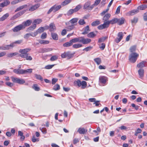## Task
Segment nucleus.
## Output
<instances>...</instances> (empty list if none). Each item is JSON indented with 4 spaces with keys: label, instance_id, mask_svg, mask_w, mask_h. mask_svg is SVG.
Segmentation results:
<instances>
[{
    "label": "nucleus",
    "instance_id": "nucleus-35",
    "mask_svg": "<svg viewBox=\"0 0 147 147\" xmlns=\"http://www.w3.org/2000/svg\"><path fill=\"white\" fill-rule=\"evenodd\" d=\"M81 82L79 80H78L74 81V84L75 86H77L78 87H80L81 86Z\"/></svg>",
    "mask_w": 147,
    "mask_h": 147
},
{
    "label": "nucleus",
    "instance_id": "nucleus-6",
    "mask_svg": "<svg viewBox=\"0 0 147 147\" xmlns=\"http://www.w3.org/2000/svg\"><path fill=\"white\" fill-rule=\"evenodd\" d=\"M13 43H11L9 45H6L0 47V49L3 50H9L13 47Z\"/></svg>",
    "mask_w": 147,
    "mask_h": 147
},
{
    "label": "nucleus",
    "instance_id": "nucleus-5",
    "mask_svg": "<svg viewBox=\"0 0 147 147\" xmlns=\"http://www.w3.org/2000/svg\"><path fill=\"white\" fill-rule=\"evenodd\" d=\"M61 5L56 6L55 5L49 10L47 12V14H49L53 11L54 12H55L59 9L61 8Z\"/></svg>",
    "mask_w": 147,
    "mask_h": 147
},
{
    "label": "nucleus",
    "instance_id": "nucleus-40",
    "mask_svg": "<svg viewBox=\"0 0 147 147\" xmlns=\"http://www.w3.org/2000/svg\"><path fill=\"white\" fill-rule=\"evenodd\" d=\"M78 20V19L77 18H74L71 19L69 21V22L73 24L76 23Z\"/></svg>",
    "mask_w": 147,
    "mask_h": 147
},
{
    "label": "nucleus",
    "instance_id": "nucleus-62",
    "mask_svg": "<svg viewBox=\"0 0 147 147\" xmlns=\"http://www.w3.org/2000/svg\"><path fill=\"white\" fill-rule=\"evenodd\" d=\"M105 43H102L100 45H99V48L102 50H103L105 47Z\"/></svg>",
    "mask_w": 147,
    "mask_h": 147
},
{
    "label": "nucleus",
    "instance_id": "nucleus-24",
    "mask_svg": "<svg viewBox=\"0 0 147 147\" xmlns=\"http://www.w3.org/2000/svg\"><path fill=\"white\" fill-rule=\"evenodd\" d=\"M13 72L17 74H23V69H15L13 70Z\"/></svg>",
    "mask_w": 147,
    "mask_h": 147
},
{
    "label": "nucleus",
    "instance_id": "nucleus-37",
    "mask_svg": "<svg viewBox=\"0 0 147 147\" xmlns=\"http://www.w3.org/2000/svg\"><path fill=\"white\" fill-rule=\"evenodd\" d=\"M81 87L82 89H85L87 86L86 82L84 81H82L81 82Z\"/></svg>",
    "mask_w": 147,
    "mask_h": 147
},
{
    "label": "nucleus",
    "instance_id": "nucleus-32",
    "mask_svg": "<svg viewBox=\"0 0 147 147\" xmlns=\"http://www.w3.org/2000/svg\"><path fill=\"white\" fill-rule=\"evenodd\" d=\"M32 69H28L26 70L23 69V74H30L32 73Z\"/></svg>",
    "mask_w": 147,
    "mask_h": 147
},
{
    "label": "nucleus",
    "instance_id": "nucleus-23",
    "mask_svg": "<svg viewBox=\"0 0 147 147\" xmlns=\"http://www.w3.org/2000/svg\"><path fill=\"white\" fill-rule=\"evenodd\" d=\"M10 3L9 1H4L0 4V6L2 7H5L7 6Z\"/></svg>",
    "mask_w": 147,
    "mask_h": 147
},
{
    "label": "nucleus",
    "instance_id": "nucleus-22",
    "mask_svg": "<svg viewBox=\"0 0 147 147\" xmlns=\"http://www.w3.org/2000/svg\"><path fill=\"white\" fill-rule=\"evenodd\" d=\"M117 18H115L110 20V21H108L107 22H108V26H109L110 24H113L116 23H117Z\"/></svg>",
    "mask_w": 147,
    "mask_h": 147
},
{
    "label": "nucleus",
    "instance_id": "nucleus-39",
    "mask_svg": "<svg viewBox=\"0 0 147 147\" xmlns=\"http://www.w3.org/2000/svg\"><path fill=\"white\" fill-rule=\"evenodd\" d=\"M39 42L40 44L44 45L47 44L49 43V41L46 40H39Z\"/></svg>",
    "mask_w": 147,
    "mask_h": 147
},
{
    "label": "nucleus",
    "instance_id": "nucleus-17",
    "mask_svg": "<svg viewBox=\"0 0 147 147\" xmlns=\"http://www.w3.org/2000/svg\"><path fill=\"white\" fill-rule=\"evenodd\" d=\"M138 12L139 10L138 9H133L131 11H130L127 13V14L130 16H133L136 14Z\"/></svg>",
    "mask_w": 147,
    "mask_h": 147
},
{
    "label": "nucleus",
    "instance_id": "nucleus-9",
    "mask_svg": "<svg viewBox=\"0 0 147 147\" xmlns=\"http://www.w3.org/2000/svg\"><path fill=\"white\" fill-rule=\"evenodd\" d=\"M80 42L83 44H86L90 43L91 40L89 38H85L84 37H80Z\"/></svg>",
    "mask_w": 147,
    "mask_h": 147
},
{
    "label": "nucleus",
    "instance_id": "nucleus-19",
    "mask_svg": "<svg viewBox=\"0 0 147 147\" xmlns=\"http://www.w3.org/2000/svg\"><path fill=\"white\" fill-rule=\"evenodd\" d=\"M84 31L82 33V34L83 35H85L88 34L89 32L90 31V30L89 28V27L88 26H86L84 28Z\"/></svg>",
    "mask_w": 147,
    "mask_h": 147
},
{
    "label": "nucleus",
    "instance_id": "nucleus-60",
    "mask_svg": "<svg viewBox=\"0 0 147 147\" xmlns=\"http://www.w3.org/2000/svg\"><path fill=\"white\" fill-rule=\"evenodd\" d=\"M58 59V57L56 56H53L51 57L50 58V60L51 61H54L57 60Z\"/></svg>",
    "mask_w": 147,
    "mask_h": 147
},
{
    "label": "nucleus",
    "instance_id": "nucleus-63",
    "mask_svg": "<svg viewBox=\"0 0 147 147\" xmlns=\"http://www.w3.org/2000/svg\"><path fill=\"white\" fill-rule=\"evenodd\" d=\"M138 21V18H137L135 17L134 18L131 20V22L132 23H136Z\"/></svg>",
    "mask_w": 147,
    "mask_h": 147
},
{
    "label": "nucleus",
    "instance_id": "nucleus-15",
    "mask_svg": "<svg viewBox=\"0 0 147 147\" xmlns=\"http://www.w3.org/2000/svg\"><path fill=\"white\" fill-rule=\"evenodd\" d=\"M25 12V11H21L18 12V13L15 14L11 18V19L12 20H13L16 19V18H18L20 16L23 14Z\"/></svg>",
    "mask_w": 147,
    "mask_h": 147
},
{
    "label": "nucleus",
    "instance_id": "nucleus-25",
    "mask_svg": "<svg viewBox=\"0 0 147 147\" xmlns=\"http://www.w3.org/2000/svg\"><path fill=\"white\" fill-rule=\"evenodd\" d=\"M9 13H6L4 15L2 16L0 18V21L2 22L5 20L9 16Z\"/></svg>",
    "mask_w": 147,
    "mask_h": 147
},
{
    "label": "nucleus",
    "instance_id": "nucleus-38",
    "mask_svg": "<svg viewBox=\"0 0 147 147\" xmlns=\"http://www.w3.org/2000/svg\"><path fill=\"white\" fill-rule=\"evenodd\" d=\"M147 8V5H140L138 7V9L143 10Z\"/></svg>",
    "mask_w": 147,
    "mask_h": 147
},
{
    "label": "nucleus",
    "instance_id": "nucleus-8",
    "mask_svg": "<svg viewBox=\"0 0 147 147\" xmlns=\"http://www.w3.org/2000/svg\"><path fill=\"white\" fill-rule=\"evenodd\" d=\"M91 2L90 1L85 3L84 5L83 9L88 10H91L93 8H91V5H90Z\"/></svg>",
    "mask_w": 147,
    "mask_h": 147
},
{
    "label": "nucleus",
    "instance_id": "nucleus-57",
    "mask_svg": "<svg viewBox=\"0 0 147 147\" xmlns=\"http://www.w3.org/2000/svg\"><path fill=\"white\" fill-rule=\"evenodd\" d=\"M22 40H19L16 41L12 43H13V47L15 46V44H20L22 42Z\"/></svg>",
    "mask_w": 147,
    "mask_h": 147
},
{
    "label": "nucleus",
    "instance_id": "nucleus-2",
    "mask_svg": "<svg viewBox=\"0 0 147 147\" xmlns=\"http://www.w3.org/2000/svg\"><path fill=\"white\" fill-rule=\"evenodd\" d=\"M139 55L136 53H131L129 56V60L132 63H135Z\"/></svg>",
    "mask_w": 147,
    "mask_h": 147
},
{
    "label": "nucleus",
    "instance_id": "nucleus-55",
    "mask_svg": "<svg viewBox=\"0 0 147 147\" xmlns=\"http://www.w3.org/2000/svg\"><path fill=\"white\" fill-rule=\"evenodd\" d=\"M78 23L80 25H83L86 23L84 19H80L78 21Z\"/></svg>",
    "mask_w": 147,
    "mask_h": 147
},
{
    "label": "nucleus",
    "instance_id": "nucleus-43",
    "mask_svg": "<svg viewBox=\"0 0 147 147\" xmlns=\"http://www.w3.org/2000/svg\"><path fill=\"white\" fill-rule=\"evenodd\" d=\"M101 0H96L94 4L91 5V8H93L95 6L98 5L100 3Z\"/></svg>",
    "mask_w": 147,
    "mask_h": 147
},
{
    "label": "nucleus",
    "instance_id": "nucleus-56",
    "mask_svg": "<svg viewBox=\"0 0 147 147\" xmlns=\"http://www.w3.org/2000/svg\"><path fill=\"white\" fill-rule=\"evenodd\" d=\"M60 86L58 84H56L55 85L53 89L55 90H57L60 89Z\"/></svg>",
    "mask_w": 147,
    "mask_h": 147
},
{
    "label": "nucleus",
    "instance_id": "nucleus-58",
    "mask_svg": "<svg viewBox=\"0 0 147 147\" xmlns=\"http://www.w3.org/2000/svg\"><path fill=\"white\" fill-rule=\"evenodd\" d=\"M55 65H48L45 66V68L46 69H51Z\"/></svg>",
    "mask_w": 147,
    "mask_h": 147
},
{
    "label": "nucleus",
    "instance_id": "nucleus-51",
    "mask_svg": "<svg viewBox=\"0 0 147 147\" xmlns=\"http://www.w3.org/2000/svg\"><path fill=\"white\" fill-rule=\"evenodd\" d=\"M35 90L38 91L40 90V88L36 84H34L32 87Z\"/></svg>",
    "mask_w": 147,
    "mask_h": 147
},
{
    "label": "nucleus",
    "instance_id": "nucleus-13",
    "mask_svg": "<svg viewBox=\"0 0 147 147\" xmlns=\"http://www.w3.org/2000/svg\"><path fill=\"white\" fill-rule=\"evenodd\" d=\"M108 22H104L102 24L100 25L98 27V28L99 30H102L103 29L107 28L109 27Z\"/></svg>",
    "mask_w": 147,
    "mask_h": 147
},
{
    "label": "nucleus",
    "instance_id": "nucleus-41",
    "mask_svg": "<svg viewBox=\"0 0 147 147\" xmlns=\"http://www.w3.org/2000/svg\"><path fill=\"white\" fill-rule=\"evenodd\" d=\"M100 23V21L97 20L92 22L91 24V25L93 26H96L99 24Z\"/></svg>",
    "mask_w": 147,
    "mask_h": 147
},
{
    "label": "nucleus",
    "instance_id": "nucleus-44",
    "mask_svg": "<svg viewBox=\"0 0 147 147\" xmlns=\"http://www.w3.org/2000/svg\"><path fill=\"white\" fill-rule=\"evenodd\" d=\"M71 2V0H65L61 3V5L63 6H65Z\"/></svg>",
    "mask_w": 147,
    "mask_h": 147
},
{
    "label": "nucleus",
    "instance_id": "nucleus-49",
    "mask_svg": "<svg viewBox=\"0 0 147 147\" xmlns=\"http://www.w3.org/2000/svg\"><path fill=\"white\" fill-rule=\"evenodd\" d=\"M82 7V6L80 4H79L76 6L74 9V10L76 12L78 11Z\"/></svg>",
    "mask_w": 147,
    "mask_h": 147
},
{
    "label": "nucleus",
    "instance_id": "nucleus-50",
    "mask_svg": "<svg viewBox=\"0 0 147 147\" xmlns=\"http://www.w3.org/2000/svg\"><path fill=\"white\" fill-rule=\"evenodd\" d=\"M107 38V37L106 36L100 38L98 39V42L100 43L103 42Z\"/></svg>",
    "mask_w": 147,
    "mask_h": 147
},
{
    "label": "nucleus",
    "instance_id": "nucleus-10",
    "mask_svg": "<svg viewBox=\"0 0 147 147\" xmlns=\"http://www.w3.org/2000/svg\"><path fill=\"white\" fill-rule=\"evenodd\" d=\"M123 34L122 32H119L117 34V37L115 39V42L117 43H119L123 38Z\"/></svg>",
    "mask_w": 147,
    "mask_h": 147
},
{
    "label": "nucleus",
    "instance_id": "nucleus-20",
    "mask_svg": "<svg viewBox=\"0 0 147 147\" xmlns=\"http://www.w3.org/2000/svg\"><path fill=\"white\" fill-rule=\"evenodd\" d=\"M138 74L139 75L140 78H142L144 76V70L143 69L140 68L138 71Z\"/></svg>",
    "mask_w": 147,
    "mask_h": 147
},
{
    "label": "nucleus",
    "instance_id": "nucleus-1",
    "mask_svg": "<svg viewBox=\"0 0 147 147\" xmlns=\"http://www.w3.org/2000/svg\"><path fill=\"white\" fill-rule=\"evenodd\" d=\"M31 49L27 48L24 49H20L19 50V52L20 53L19 56L22 58H25L26 60L31 61L32 60V57L29 55L28 52L30 51Z\"/></svg>",
    "mask_w": 147,
    "mask_h": 147
},
{
    "label": "nucleus",
    "instance_id": "nucleus-34",
    "mask_svg": "<svg viewBox=\"0 0 147 147\" xmlns=\"http://www.w3.org/2000/svg\"><path fill=\"white\" fill-rule=\"evenodd\" d=\"M73 45L71 42L70 40L69 42H67L63 44V46L65 47H70Z\"/></svg>",
    "mask_w": 147,
    "mask_h": 147
},
{
    "label": "nucleus",
    "instance_id": "nucleus-54",
    "mask_svg": "<svg viewBox=\"0 0 147 147\" xmlns=\"http://www.w3.org/2000/svg\"><path fill=\"white\" fill-rule=\"evenodd\" d=\"M35 76L37 79L39 80L42 81L43 80V78L40 75L35 74Z\"/></svg>",
    "mask_w": 147,
    "mask_h": 147
},
{
    "label": "nucleus",
    "instance_id": "nucleus-12",
    "mask_svg": "<svg viewBox=\"0 0 147 147\" xmlns=\"http://www.w3.org/2000/svg\"><path fill=\"white\" fill-rule=\"evenodd\" d=\"M32 22V21L30 20H28L26 21L23 22L21 24L23 26V28H25L26 27L29 26Z\"/></svg>",
    "mask_w": 147,
    "mask_h": 147
},
{
    "label": "nucleus",
    "instance_id": "nucleus-31",
    "mask_svg": "<svg viewBox=\"0 0 147 147\" xmlns=\"http://www.w3.org/2000/svg\"><path fill=\"white\" fill-rule=\"evenodd\" d=\"M74 24H72L71 25L69 26L66 27L67 30L68 31H71L74 28Z\"/></svg>",
    "mask_w": 147,
    "mask_h": 147
},
{
    "label": "nucleus",
    "instance_id": "nucleus-26",
    "mask_svg": "<svg viewBox=\"0 0 147 147\" xmlns=\"http://www.w3.org/2000/svg\"><path fill=\"white\" fill-rule=\"evenodd\" d=\"M125 19L123 18H118L117 23L119 25H121L124 23Z\"/></svg>",
    "mask_w": 147,
    "mask_h": 147
},
{
    "label": "nucleus",
    "instance_id": "nucleus-47",
    "mask_svg": "<svg viewBox=\"0 0 147 147\" xmlns=\"http://www.w3.org/2000/svg\"><path fill=\"white\" fill-rule=\"evenodd\" d=\"M45 29L43 27H41L39 28L36 31L38 34V33H40L44 31Z\"/></svg>",
    "mask_w": 147,
    "mask_h": 147
},
{
    "label": "nucleus",
    "instance_id": "nucleus-30",
    "mask_svg": "<svg viewBox=\"0 0 147 147\" xmlns=\"http://www.w3.org/2000/svg\"><path fill=\"white\" fill-rule=\"evenodd\" d=\"M51 36L53 39L55 40H57L58 39V36L56 33L52 32Z\"/></svg>",
    "mask_w": 147,
    "mask_h": 147
},
{
    "label": "nucleus",
    "instance_id": "nucleus-48",
    "mask_svg": "<svg viewBox=\"0 0 147 147\" xmlns=\"http://www.w3.org/2000/svg\"><path fill=\"white\" fill-rule=\"evenodd\" d=\"M75 12L74 9H71L69 10L67 12V16H70L73 14V13Z\"/></svg>",
    "mask_w": 147,
    "mask_h": 147
},
{
    "label": "nucleus",
    "instance_id": "nucleus-46",
    "mask_svg": "<svg viewBox=\"0 0 147 147\" xmlns=\"http://www.w3.org/2000/svg\"><path fill=\"white\" fill-rule=\"evenodd\" d=\"M42 20L41 19H38L34 20L33 22V23H34L36 25L37 24H39L42 22Z\"/></svg>",
    "mask_w": 147,
    "mask_h": 147
},
{
    "label": "nucleus",
    "instance_id": "nucleus-61",
    "mask_svg": "<svg viewBox=\"0 0 147 147\" xmlns=\"http://www.w3.org/2000/svg\"><path fill=\"white\" fill-rule=\"evenodd\" d=\"M20 2H21L20 0H14L12 1L11 3L12 5H15Z\"/></svg>",
    "mask_w": 147,
    "mask_h": 147
},
{
    "label": "nucleus",
    "instance_id": "nucleus-33",
    "mask_svg": "<svg viewBox=\"0 0 147 147\" xmlns=\"http://www.w3.org/2000/svg\"><path fill=\"white\" fill-rule=\"evenodd\" d=\"M96 36V34H95L94 32H91L88 34L87 36L89 38H93Z\"/></svg>",
    "mask_w": 147,
    "mask_h": 147
},
{
    "label": "nucleus",
    "instance_id": "nucleus-11",
    "mask_svg": "<svg viewBox=\"0 0 147 147\" xmlns=\"http://www.w3.org/2000/svg\"><path fill=\"white\" fill-rule=\"evenodd\" d=\"M107 80V78L105 76H100L99 77V81L101 83L105 84Z\"/></svg>",
    "mask_w": 147,
    "mask_h": 147
},
{
    "label": "nucleus",
    "instance_id": "nucleus-16",
    "mask_svg": "<svg viewBox=\"0 0 147 147\" xmlns=\"http://www.w3.org/2000/svg\"><path fill=\"white\" fill-rule=\"evenodd\" d=\"M40 5L39 3H37L34 5L32 6L29 9L30 11H32L36 10L40 6Z\"/></svg>",
    "mask_w": 147,
    "mask_h": 147
},
{
    "label": "nucleus",
    "instance_id": "nucleus-29",
    "mask_svg": "<svg viewBox=\"0 0 147 147\" xmlns=\"http://www.w3.org/2000/svg\"><path fill=\"white\" fill-rule=\"evenodd\" d=\"M18 54L17 52L11 53L7 55V57L9 58L12 57Z\"/></svg>",
    "mask_w": 147,
    "mask_h": 147
},
{
    "label": "nucleus",
    "instance_id": "nucleus-3",
    "mask_svg": "<svg viewBox=\"0 0 147 147\" xmlns=\"http://www.w3.org/2000/svg\"><path fill=\"white\" fill-rule=\"evenodd\" d=\"M11 78L13 82L20 84H23L25 82V80L23 79L14 78L13 77H11Z\"/></svg>",
    "mask_w": 147,
    "mask_h": 147
},
{
    "label": "nucleus",
    "instance_id": "nucleus-21",
    "mask_svg": "<svg viewBox=\"0 0 147 147\" xmlns=\"http://www.w3.org/2000/svg\"><path fill=\"white\" fill-rule=\"evenodd\" d=\"M111 15L109 13H107L105 15L103 18V20L104 21V22H108V20L110 17Z\"/></svg>",
    "mask_w": 147,
    "mask_h": 147
},
{
    "label": "nucleus",
    "instance_id": "nucleus-27",
    "mask_svg": "<svg viewBox=\"0 0 147 147\" xmlns=\"http://www.w3.org/2000/svg\"><path fill=\"white\" fill-rule=\"evenodd\" d=\"M146 63V62L142 61L138 64L137 65V67L138 68H142L144 67L145 66Z\"/></svg>",
    "mask_w": 147,
    "mask_h": 147
},
{
    "label": "nucleus",
    "instance_id": "nucleus-59",
    "mask_svg": "<svg viewBox=\"0 0 147 147\" xmlns=\"http://www.w3.org/2000/svg\"><path fill=\"white\" fill-rule=\"evenodd\" d=\"M47 34L46 33H43L40 36V38L42 39H44L46 38L47 37Z\"/></svg>",
    "mask_w": 147,
    "mask_h": 147
},
{
    "label": "nucleus",
    "instance_id": "nucleus-52",
    "mask_svg": "<svg viewBox=\"0 0 147 147\" xmlns=\"http://www.w3.org/2000/svg\"><path fill=\"white\" fill-rule=\"evenodd\" d=\"M39 129L43 134H46L47 133V129L45 127H40Z\"/></svg>",
    "mask_w": 147,
    "mask_h": 147
},
{
    "label": "nucleus",
    "instance_id": "nucleus-28",
    "mask_svg": "<svg viewBox=\"0 0 147 147\" xmlns=\"http://www.w3.org/2000/svg\"><path fill=\"white\" fill-rule=\"evenodd\" d=\"M72 44L73 43H76L78 42H80V37L74 38L70 40Z\"/></svg>",
    "mask_w": 147,
    "mask_h": 147
},
{
    "label": "nucleus",
    "instance_id": "nucleus-14",
    "mask_svg": "<svg viewBox=\"0 0 147 147\" xmlns=\"http://www.w3.org/2000/svg\"><path fill=\"white\" fill-rule=\"evenodd\" d=\"M47 28L49 29L50 31H53L56 30V27L55 24L53 23H51L49 26H47Z\"/></svg>",
    "mask_w": 147,
    "mask_h": 147
},
{
    "label": "nucleus",
    "instance_id": "nucleus-64",
    "mask_svg": "<svg viewBox=\"0 0 147 147\" xmlns=\"http://www.w3.org/2000/svg\"><path fill=\"white\" fill-rule=\"evenodd\" d=\"M92 48V47L90 46L88 47H87L83 49V51H90Z\"/></svg>",
    "mask_w": 147,
    "mask_h": 147
},
{
    "label": "nucleus",
    "instance_id": "nucleus-4",
    "mask_svg": "<svg viewBox=\"0 0 147 147\" xmlns=\"http://www.w3.org/2000/svg\"><path fill=\"white\" fill-rule=\"evenodd\" d=\"M74 54V53L73 54L71 53L70 52L68 51L66 52H65L62 54L61 56L62 58L67 57V59H69L73 57Z\"/></svg>",
    "mask_w": 147,
    "mask_h": 147
},
{
    "label": "nucleus",
    "instance_id": "nucleus-36",
    "mask_svg": "<svg viewBox=\"0 0 147 147\" xmlns=\"http://www.w3.org/2000/svg\"><path fill=\"white\" fill-rule=\"evenodd\" d=\"M27 6L26 5H24L21 6H20L18 7L17 9L15 10V12H16L19 11L21 9H23L24 8H26Z\"/></svg>",
    "mask_w": 147,
    "mask_h": 147
},
{
    "label": "nucleus",
    "instance_id": "nucleus-53",
    "mask_svg": "<svg viewBox=\"0 0 147 147\" xmlns=\"http://www.w3.org/2000/svg\"><path fill=\"white\" fill-rule=\"evenodd\" d=\"M136 47L135 46H134L131 47L130 48V52L132 53H133L136 51Z\"/></svg>",
    "mask_w": 147,
    "mask_h": 147
},
{
    "label": "nucleus",
    "instance_id": "nucleus-7",
    "mask_svg": "<svg viewBox=\"0 0 147 147\" xmlns=\"http://www.w3.org/2000/svg\"><path fill=\"white\" fill-rule=\"evenodd\" d=\"M23 26L20 24L15 27L12 29V30L14 32H17L22 30L23 29Z\"/></svg>",
    "mask_w": 147,
    "mask_h": 147
},
{
    "label": "nucleus",
    "instance_id": "nucleus-42",
    "mask_svg": "<svg viewBox=\"0 0 147 147\" xmlns=\"http://www.w3.org/2000/svg\"><path fill=\"white\" fill-rule=\"evenodd\" d=\"M82 45L81 44H74L72 46V47L73 48L77 49L78 48H79L81 47H82Z\"/></svg>",
    "mask_w": 147,
    "mask_h": 147
},
{
    "label": "nucleus",
    "instance_id": "nucleus-45",
    "mask_svg": "<svg viewBox=\"0 0 147 147\" xmlns=\"http://www.w3.org/2000/svg\"><path fill=\"white\" fill-rule=\"evenodd\" d=\"M94 61L98 65L100 64L101 63V59L99 58H96L94 59Z\"/></svg>",
    "mask_w": 147,
    "mask_h": 147
},
{
    "label": "nucleus",
    "instance_id": "nucleus-18",
    "mask_svg": "<svg viewBox=\"0 0 147 147\" xmlns=\"http://www.w3.org/2000/svg\"><path fill=\"white\" fill-rule=\"evenodd\" d=\"M77 131L80 134H84L87 131V130L84 128L80 127L78 128Z\"/></svg>",
    "mask_w": 147,
    "mask_h": 147
}]
</instances>
